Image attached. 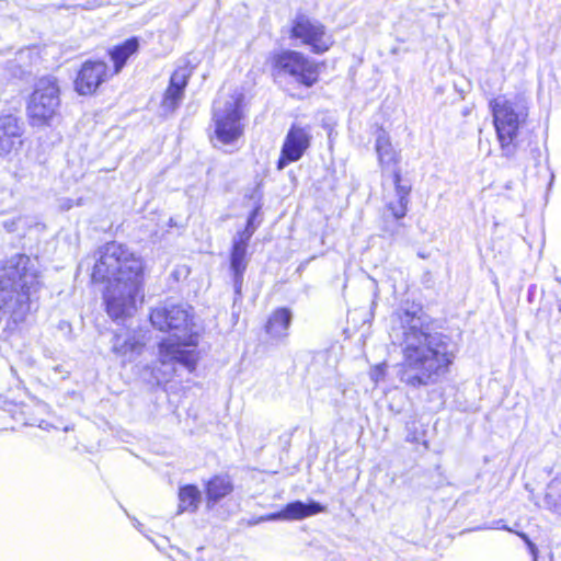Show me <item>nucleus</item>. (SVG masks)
<instances>
[{
    "instance_id": "6ab92c4d",
    "label": "nucleus",
    "mask_w": 561,
    "mask_h": 561,
    "mask_svg": "<svg viewBox=\"0 0 561 561\" xmlns=\"http://www.w3.org/2000/svg\"><path fill=\"white\" fill-rule=\"evenodd\" d=\"M202 494L197 486L188 484L179 491L178 514L183 512H195L201 503Z\"/></svg>"
},
{
    "instance_id": "bb28decb",
    "label": "nucleus",
    "mask_w": 561,
    "mask_h": 561,
    "mask_svg": "<svg viewBox=\"0 0 561 561\" xmlns=\"http://www.w3.org/2000/svg\"><path fill=\"white\" fill-rule=\"evenodd\" d=\"M527 547H528L530 553L533 554L534 559H536L537 552H538L536 545L531 541L527 545Z\"/></svg>"
},
{
    "instance_id": "4be33fe9",
    "label": "nucleus",
    "mask_w": 561,
    "mask_h": 561,
    "mask_svg": "<svg viewBox=\"0 0 561 561\" xmlns=\"http://www.w3.org/2000/svg\"><path fill=\"white\" fill-rule=\"evenodd\" d=\"M543 501L549 511L561 516V477L549 482Z\"/></svg>"
},
{
    "instance_id": "b1692460",
    "label": "nucleus",
    "mask_w": 561,
    "mask_h": 561,
    "mask_svg": "<svg viewBox=\"0 0 561 561\" xmlns=\"http://www.w3.org/2000/svg\"><path fill=\"white\" fill-rule=\"evenodd\" d=\"M190 75L187 68H179L172 73L170 84L185 90Z\"/></svg>"
},
{
    "instance_id": "a878e982",
    "label": "nucleus",
    "mask_w": 561,
    "mask_h": 561,
    "mask_svg": "<svg viewBox=\"0 0 561 561\" xmlns=\"http://www.w3.org/2000/svg\"><path fill=\"white\" fill-rule=\"evenodd\" d=\"M383 375V368L378 366L373 373V378L377 381Z\"/></svg>"
},
{
    "instance_id": "20e7f679",
    "label": "nucleus",
    "mask_w": 561,
    "mask_h": 561,
    "mask_svg": "<svg viewBox=\"0 0 561 561\" xmlns=\"http://www.w3.org/2000/svg\"><path fill=\"white\" fill-rule=\"evenodd\" d=\"M28 263L30 257L24 254L0 262V310L14 322L25 319L38 289L37 275L27 268Z\"/></svg>"
},
{
    "instance_id": "6e6552de",
    "label": "nucleus",
    "mask_w": 561,
    "mask_h": 561,
    "mask_svg": "<svg viewBox=\"0 0 561 561\" xmlns=\"http://www.w3.org/2000/svg\"><path fill=\"white\" fill-rule=\"evenodd\" d=\"M274 65L279 73L291 77L295 82L307 88L312 87L318 81L317 64L299 51L285 50L276 55Z\"/></svg>"
},
{
    "instance_id": "dca6fc26",
    "label": "nucleus",
    "mask_w": 561,
    "mask_h": 561,
    "mask_svg": "<svg viewBox=\"0 0 561 561\" xmlns=\"http://www.w3.org/2000/svg\"><path fill=\"white\" fill-rule=\"evenodd\" d=\"M142 348L144 344L134 335L123 336L121 334H115L113 339L112 351L125 360L131 362L141 353Z\"/></svg>"
},
{
    "instance_id": "f03ea898",
    "label": "nucleus",
    "mask_w": 561,
    "mask_h": 561,
    "mask_svg": "<svg viewBox=\"0 0 561 561\" xmlns=\"http://www.w3.org/2000/svg\"><path fill=\"white\" fill-rule=\"evenodd\" d=\"M92 279L107 283L104 301L108 316L114 319L130 317L136 310L144 278V262L124 244L110 242L98 251Z\"/></svg>"
},
{
    "instance_id": "cd10ccee",
    "label": "nucleus",
    "mask_w": 561,
    "mask_h": 561,
    "mask_svg": "<svg viewBox=\"0 0 561 561\" xmlns=\"http://www.w3.org/2000/svg\"><path fill=\"white\" fill-rule=\"evenodd\" d=\"M518 535H519V537L523 539V541H525V542H526V545H528L529 542H531V540L529 539V537H528L526 534L520 533V534H518Z\"/></svg>"
},
{
    "instance_id": "0eeeda50",
    "label": "nucleus",
    "mask_w": 561,
    "mask_h": 561,
    "mask_svg": "<svg viewBox=\"0 0 561 561\" xmlns=\"http://www.w3.org/2000/svg\"><path fill=\"white\" fill-rule=\"evenodd\" d=\"M60 105L59 88L54 78H41L30 98L27 113L33 125L47 124Z\"/></svg>"
},
{
    "instance_id": "9b49d317",
    "label": "nucleus",
    "mask_w": 561,
    "mask_h": 561,
    "mask_svg": "<svg viewBox=\"0 0 561 561\" xmlns=\"http://www.w3.org/2000/svg\"><path fill=\"white\" fill-rule=\"evenodd\" d=\"M310 141L309 129L293 125L285 137L277 169L283 170L289 163L298 161L310 147Z\"/></svg>"
},
{
    "instance_id": "a211bd4d",
    "label": "nucleus",
    "mask_w": 561,
    "mask_h": 561,
    "mask_svg": "<svg viewBox=\"0 0 561 561\" xmlns=\"http://www.w3.org/2000/svg\"><path fill=\"white\" fill-rule=\"evenodd\" d=\"M139 47L138 39L136 37L125 41L122 45L115 46L111 51V59L114 62L115 73H118L130 55L137 51Z\"/></svg>"
},
{
    "instance_id": "ddd939ff",
    "label": "nucleus",
    "mask_w": 561,
    "mask_h": 561,
    "mask_svg": "<svg viewBox=\"0 0 561 561\" xmlns=\"http://www.w3.org/2000/svg\"><path fill=\"white\" fill-rule=\"evenodd\" d=\"M106 76L107 65L104 61H85L76 78V91L81 95L92 94L106 80Z\"/></svg>"
},
{
    "instance_id": "f3484780",
    "label": "nucleus",
    "mask_w": 561,
    "mask_h": 561,
    "mask_svg": "<svg viewBox=\"0 0 561 561\" xmlns=\"http://www.w3.org/2000/svg\"><path fill=\"white\" fill-rule=\"evenodd\" d=\"M291 322V313L286 308L275 310L270 317L265 330L273 339H279L287 335Z\"/></svg>"
},
{
    "instance_id": "1a4fd4ad",
    "label": "nucleus",
    "mask_w": 561,
    "mask_h": 561,
    "mask_svg": "<svg viewBox=\"0 0 561 561\" xmlns=\"http://www.w3.org/2000/svg\"><path fill=\"white\" fill-rule=\"evenodd\" d=\"M393 182L396 191V199L389 201L386 204V209L389 215H383V228L382 230L389 233L391 237L401 236L404 230V225L400 222L408 211V205L410 203L411 185L403 184L401 182V175L398 170L393 172Z\"/></svg>"
},
{
    "instance_id": "5701e85b",
    "label": "nucleus",
    "mask_w": 561,
    "mask_h": 561,
    "mask_svg": "<svg viewBox=\"0 0 561 561\" xmlns=\"http://www.w3.org/2000/svg\"><path fill=\"white\" fill-rule=\"evenodd\" d=\"M183 95L184 89L169 84L164 93L162 106L168 111H175L179 107L180 103L182 102Z\"/></svg>"
},
{
    "instance_id": "393cba45",
    "label": "nucleus",
    "mask_w": 561,
    "mask_h": 561,
    "mask_svg": "<svg viewBox=\"0 0 561 561\" xmlns=\"http://www.w3.org/2000/svg\"><path fill=\"white\" fill-rule=\"evenodd\" d=\"M259 214V208H255L249 216L247 226L242 231H238L234 236L244 237L245 233H249V240L252 238L253 233L256 230V226L254 225V220Z\"/></svg>"
},
{
    "instance_id": "39448f33",
    "label": "nucleus",
    "mask_w": 561,
    "mask_h": 561,
    "mask_svg": "<svg viewBox=\"0 0 561 561\" xmlns=\"http://www.w3.org/2000/svg\"><path fill=\"white\" fill-rule=\"evenodd\" d=\"M490 106L503 156L511 157L515 152L514 140L528 117V102L517 94L513 99H494Z\"/></svg>"
},
{
    "instance_id": "9d476101",
    "label": "nucleus",
    "mask_w": 561,
    "mask_h": 561,
    "mask_svg": "<svg viewBox=\"0 0 561 561\" xmlns=\"http://www.w3.org/2000/svg\"><path fill=\"white\" fill-rule=\"evenodd\" d=\"M291 36L300 38L304 44L311 46L312 51L316 54L327 51L332 45L331 38L325 36L324 26L304 14L295 19Z\"/></svg>"
},
{
    "instance_id": "f257e3e1",
    "label": "nucleus",
    "mask_w": 561,
    "mask_h": 561,
    "mask_svg": "<svg viewBox=\"0 0 561 561\" xmlns=\"http://www.w3.org/2000/svg\"><path fill=\"white\" fill-rule=\"evenodd\" d=\"M390 337L402 352L398 377L410 387L437 383L455 359L451 339L434 330L431 317L419 305L400 307L391 314Z\"/></svg>"
},
{
    "instance_id": "7ed1b4c3",
    "label": "nucleus",
    "mask_w": 561,
    "mask_h": 561,
    "mask_svg": "<svg viewBox=\"0 0 561 561\" xmlns=\"http://www.w3.org/2000/svg\"><path fill=\"white\" fill-rule=\"evenodd\" d=\"M150 322L153 328L169 332L170 336L159 343V360L162 365H182L188 371L194 370L197 362L195 347L198 335L194 331L192 317L180 305H161L151 310Z\"/></svg>"
},
{
    "instance_id": "412c9836",
    "label": "nucleus",
    "mask_w": 561,
    "mask_h": 561,
    "mask_svg": "<svg viewBox=\"0 0 561 561\" xmlns=\"http://www.w3.org/2000/svg\"><path fill=\"white\" fill-rule=\"evenodd\" d=\"M376 151L378 154L379 163L382 167L397 162V153L390 142L389 136L385 130H381L377 136Z\"/></svg>"
},
{
    "instance_id": "aec40b11",
    "label": "nucleus",
    "mask_w": 561,
    "mask_h": 561,
    "mask_svg": "<svg viewBox=\"0 0 561 561\" xmlns=\"http://www.w3.org/2000/svg\"><path fill=\"white\" fill-rule=\"evenodd\" d=\"M232 491V484L226 477L216 476L207 483L206 494L208 504H216Z\"/></svg>"
},
{
    "instance_id": "4468645a",
    "label": "nucleus",
    "mask_w": 561,
    "mask_h": 561,
    "mask_svg": "<svg viewBox=\"0 0 561 561\" xmlns=\"http://www.w3.org/2000/svg\"><path fill=\"white\" fill-rule=\"evenodd\" d=\"M249 244V233L234 236L232 239V249L230 253V270L233 277V288L236 298H241V289L243 285V274L248 266L247 249Z\"/></svg>"
},
{
    "instance_id": "f8f14e48",
    "label": "nucleus",
    "mask_w": 561,
    "mask_h": 561,
    "mask_svg": "<svg viewBox=\"0 0 561 561\" xmlns=\"http://www.w3.org/2000/svg\"><path fill=\"white\" fill-rule=\"evenodd\" d=\"M327 507L316 501H309L304 503L301 501H294L288 503L282 511L277 513H271L261 516L252 524H259L261 522H273V520H300L319 513L325 512Z\"/></svg>"
},
{
    "instance_id": "423d86ee",
    "label": "nucleus",
    "mask_w": 561,
    "mask_h": 561,
    "mask_svg": "<svg viewBox=\"0 0 561 561\" xmlns=\"http://www.w3.org/2000/svg\"><path fill=\"white\" fill-rule=\"evenodd\" d=\"M240 102V96L231 95L229 99H219L214 103L215 135L221 144H232L243 134Z\"/></svg>"
},
{
    "instance_id": "2eb2a0df",
    "label": "nucleus",
    "mask_w": 561,
    "mask_h": 561,
    "mask_svg": "<svg viewBox=\"0 0 561 561\" xmlns=\"http://www.w3.org/2000/svg\"><path fill=\"white\" fill-rule=\"evenodd\" d=\"M23 125V122L13 115L0 116V157L21 147Z\"/></svg>"
}]
</instances>
